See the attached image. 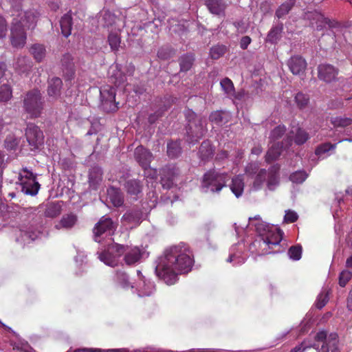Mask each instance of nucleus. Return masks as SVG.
<instances>
[{
    "label": "nucleus",
    "mask_w": 352,
    "mask_h": 352,
    "mask_svg": "<svg viewBox=\"0 0 352 352\" xmlns=\"http://www.w3.org/2000/svg\"><path fill=\"white\" fill-rule=\"evenodd\" d=\"M188 120L186 126L187 142L195 144L198 142L207 131V121L204 116L197 115L195 112L188 110L185 113Z\"/></svg>",
    "instance_id": "f03ea898"
},
{
    "label": "nucleus",
    "mask_w": 352,
    "mask_h": 352,
    "mask_svg": "<svg viewBox=\"0 0 352 352\" xmlns=\"http://www.w3.org/2000/svg\"><path fill=\"white\" fill-rule=\"evenodd\" d=\"M230 189L236 197L242 195L244 189V182L241 175H236L232 178Z\"/></svg>",
    "instance_id": "c756f323"
},
{
    "label": "nucleus",
    "mask_w": 352,
    "mask_h": 352,
    "mask_svg": "<svg viewBox=\"0 0 352 352\" xmlns=\"http://www.w3.org/2000/svg\"><path fill=\"white\" fill-rule=\"evenodd\" d=\"M107 198L115 207H120L124 204V196L119 188L111 186L107 189Z\"/></svg>",
    "instance_id": "5701e85b"
},
{
    "label": "nucleus",
    "mask_w": 352,
    "mask_h": 352,
    "mask_svg": "<svg viewBox=\"0 0 352 352\" xmlns=\"http://www.w3.org/2000/svg\"><path fill=\"white\" fill-rule=\"evenodd\" d=\"M286 132V127L284 125H278L270 133L269 138L271 141H275L282 138Z\"/></svg>",
    "instance_id": "8fccbe9b"
},
{
    "label": "nucleus",
    "mask_w": 352,
    "mask_h": 352,
    "mask_svg": "<svg viewBox=\"0 0 352 352\" xmlns=\"http://www.w3.org/2000/svg\"><path fill=\"white\" fill-rule=\"evenodd\" d=\"M288 254L290 258L298 261L301 258L302 248L300 245L292 246L288 250Z\"/></svg>",
    "instance_id": "6e6d98bb"
},
{
    "label": "nucleus",
    "mask_w": 352,
    "mask_h": 352,
    "mask_svg": "<svg viewBox=\"0 0 352 352\" xmlns=\"http://www.w3.org/2000/svg\"><path fill=\"white\" fill-rule=\"evenodd\" d=\"M124 188L129 195L137 196L142 192L143 184L138 179H131L125 182Z\"/></svg>",
    "instance_id": "393cba45"
},
{
    "label": "nucleus",
    "mask_w": 352,
    "mask_h": 352,
    "mask_svg": "<svg viewBox=\"0 0 352 352\" xmlns=\"http://www.w3.org/2000/svg\"><path fill=\"white\" fill-rule=\"evenodd\" d=\"M182 153L180 142H170L167 144V155L170 158H177Z\"/></svg>",
    "instance_id": "e433bc0d"
},
{
    "label": "nucleus",
    "mask_w": 352,
    "mask_h": 352,
    "mask_svg": "<svg viewBox=\"0 0 352 352\" xmlns=\"http://www.w3.org/2000/svg\"><path fill=\"white\" fill-rule=\"evenodd\" d=\"M32 67V62L25 56H19L14 63V69L20 74H28Z\"/></svg>",
    "instance_id": "412c9836"
},
{
    "label": "nucleus",
    "mask_w": 352,
    "mask_h": 352,
    "mask_svg": "<svg viewBox=\"0 0 352 352\" xmlns=\"http://www.w3.org/2000/svg\"><path fill=\"white\" fill-rule=\"evenodd\" d=\"M280 165L274 164L267 170V187L270 190H274L280 184Z\"/></svg>",
    "instance_id": "dca6fc26"
},
{
    "label": "nucleus",
    "mask_w": 352,
    "mask_h": 352,
    "mask_svg": "<svg viewBox=\"0 0 352 352\" xmlns=\"http://www.w3.org/2000/svg\"><path fill=\"white\" fill-rule=\"evenodd\" d=\"M245 261V258L239 254H231L227 258V262L232 263L234 266L241 265Z\"/></svg>",
    "instance_id": "4d7b16f0"
},
{
    "label": "nucleus",
    "mask_w": 352,
    "mask_h": 352,
    "mask_svg": "<svg viewBox=\"0 0 352 352\" xmlns=\"http://www.w3.org/2000/svg\"><path fill=\"white\" fill-rule=\"evenodd\" d=\"M283 30V23H278V25L272 28L267 36V41L272 43H276L281 37V33Z\"/></svg>",
    "instance_id": "72a5a7b5"
},
{
    "label": "nucleus",
    "mask_w": 352,
    "mask_h": 352,
    "mask_svg": "<svg viewBox=\"0 0 352 352\" xmlns=\"http://www.w3.org/2000/svg\"><path fill=\"white\" fill-rule=\"evenodd\" d=\"M142 212L140 210H131L127 211L122 217V221L132 225L131 228L133 226H138L142 219Z\"/></svg>",
    "instance_id": "4be33fe9"
},
{
    "label": "nucleus",
    "mask_w": 352,
    "mask_h": 352,
    "mask_svg": "<svg viewBox=\"0 0 352 352\" xmlns=\"http://www.w3.org/2000/svg\"><path fill=\"white\" fill-rule=\"evenodd\" d=\"M157 57L162 60H167L171 57V51L168 48L161 47L157 52Z\"/></svg>",
    "instance_id": "69168bd1"
},
{
    "label": "nucleus",
    "mask_w": 352,
    "mask_h": 352,
    "mask_svg": "<svg viewBox=\"0 0 352 352\" xmlns=\"http://www.w3.org/2000/svg\"><path fill=\"white\" fill-rule=\"evenodd\" d=\"M25 137L31 150L37 149L43 144L44 136L42 131L34 124H28Z\"/></svg>",
    "instance_id": "6e6552de"
},
{
    "label": "nucleus",
    "mask_w": 352,
    "mask_h": 352,
    "mask_svg": "<svg viewBox=\"0 0 352 352\" xmlns=\"http://www.w3.org/2000/svg\"><path fill=\"white\" fill-rule=\"evenodd\" d=\"M102 170L98 166L92 167L89 173V182L90 185L95 186L102 180Z\"/></svg>",
    "instance_id": "f704fd0d"
},
{
    "label": "nucleus",
    "mask_w": 352,
    "mask_h": 352,
    "mask_svg": "<svg viewBox=\"0 0 352 352\" xmlns=\"http://www.w3.org/2000/svg\"><path fill=\"white\" fill-rule=\"evenodd\" d=\"M258 170V166L256 163H250L245 167V173L250 176L256 174Z\"/></svg>",
    "instance_id": "338daca9"
},
{
    "label": "nucleus",
    "mask_w": 352,
    "mask_h": 352,
    "mask_svg": "<svg viewBox=\"0 0 352 352\" xmlns=\"http://www.w3.org/2000/svg\"><path fill=\"white\" fill-rule=\"evenodd\" d=\"M30 53L36 61H41L45 56V48L43 45L34 44L30 47Z\"/></svg>",
    "instance_id": "ea45409f"
},
{
    "label": "nucleus",
    "mask_w": 352,
    "mask_h": 352,
    "mask_svg": "<svg viewBox=\"0 0 352 352\" xmlns=\"http://www.w3.org/2000/svg\"><path fill=\"white\" fill-rule=\"evenodd\" d=\"M44 98L40 91L32 89L24 96L23 108L32 118H38L41 116L44 107Z\"/></svg>",
    "instance_id": "20e7f679"
},
{
    "label": "nucleus",
    "mask_w": 352,
    "mask_h": 352,
    "mask_svg": "<svg viewBox=\"0 0 352 352\" xmlns=\"http://www.w3.org/2000/svg\"><path fill=\"white\" fill-rule=\"evenodd\" d=\"M331 123L334 127H346L352 124V118L348 117L337 116L331 118Z\"/></svg>",
    "instance_id": "37998d69"
},
{
    "label": "nucleus",
    "mask_w": 352,
    "mask_h": 352,
    "mask_svg": "<svg viewBox=\"0 0 352 352\" xmlns=\"http://www.w3.org/2000/svg\"><path fill=\"white\" fill-rule=\"evenodd\" d=\"M62 80L60 78L54 77L49 81L47 94L50 97L58 98L60 96L62 89Z\"/></svg>",
    "instance_id": "b1692460"
},
{
    "label": "nucleus",
    "mask_w": 352,
    "mask_h": 352,
    "mask_svg": "<svg viewBox=\"0 0 352 352\" xmlns=\"http://www.w3.org/2000/svg\"><path fill=\"white\" fill-rule=\"evenodd\" d=\"M61 212V206L58 203H49L46 205L45 216L50 218H54L58 216Z\"/></svg>",
    "instance_id": "c9c22d12"
},
{
    "label": "nucleus",
    "mask_w": 352,
    "mask_h": 352,
    "mask_svg": "<svg viewBox=\"0 0 352 352\" xmlns=\"http://www.w3.org/2000/svg\"><path fill=\"white\" fill-rule=\"evenodd\" d=\"M116 16L113 14L108 10H104L102 12L100 22L104 27L111 25L115 23Z\"/></svg>",
    "instance_id": "de8ad7c7"
},
{
    "label": "nucleus",
    "mask_w": 352,
    "mask_h": 352,
    "mask_svg": "<svg viewBox=\"0 0 352 352\" xmlns=\"http://www.w3.org/2000/svg\"><path fill=\"white\" fill-rule=\"evenodd\" d=\"M8 32V23L6 19L0 15V38L6 37Z\"/></svg>",
    "instance_id": "0e129e2a"
},
{
    "label": "nucleus",
    "mask_w": 352,
    "mask_h": 352,
    "mask_svg": "<svg viewBox=\"0 0 352 352\" xmlns=\"http://www.w3.org/2000/svg\"><path fill=\"white\" fill-rule=\"evenodd\" d=\"M118 223L110 217H102L93 228L94 239L96 242L101 243L103 235H112L117 228Z\"/></svg>",
    "instance_id": "39448f33"
},
{
    "label": "nucleus",
    "mask_w": 352,
    "mask_h": 352,
    "mask_svg": "<svg viewBox=\"0 0 352 352\" xmlns=\"http://www.w3.org/2000/svg\"><path fill=\"white\" fill-rule=\"evenodd\" d=\"M283 143H274L267 151L265 155V161L267 163H271L276 160L280 155L282 152Z\"/></svg>",
    "instance_id": "cd10ccee"
},
{
    "label": "nucleus",
    "mask_w": 352,
    "mask_h": 352,
    "mask_svg": "<svg viewBox=\"0 0 352 352\" xmlns=\"http://www.w3.org/2000/svg\"><path fill=\"white\" fill-rule=\"evenodd\" d=\"M144 254V251L137 246L131 248L128 246L124 256V261L127 265H135L140 261Z\"/></svg>",
    "instance_id": "a211bd4d"
},
{
    "label": "nucleus",
    "mask_w": 352,
    "mask_h": 352,
    "mask_svg": "<svg viewBox=\"0 0 352 352\" xmlns=\"http://www.w3.org/2000/svg\"><path fill=\"white\" fill-rule=\"evenodd\" d=\"M108 42L113 51H118L121 42L120 34L116 32H111L108 36Z\"/></svg>",
    "instance_id": "a18cd8bd"
},
{
    "label": "nucleus",
    "mask_w": 352,
    "mask_h": 352,
    "mask_svg": "<svg viewBox=\"0 0 352 352\" xmlns=\"http://www.w3.org/2000/svg\"><path fill=\"white\" fill-rule=\"evenodd\" d=\"M194 263L193 255L188 245L180 243L167 248L164 256L156 266L155 272L166 284L176 282L177 275L188 273Z\"/></svg>",
    "instance_id": "f257e3e1"
},
{
    "label": "nucleus",
    "mask_w": 352,
    "mask_h": 352,
    "mask_svg": "<svg viewBox=\"0 0 352 352\" xmlns=\"http://www.w3.org/2000/svg\"><path fill=\"white\" fill-rule=\"evenodd\" d=\"M228 115L226 112L216 111L211 113L209 116V120L218 126H222L228 122Z\"/></svg>",
    "instance_id": "2f4dec72"
},
{
    "label": "nucleus",
    "mask_w": 352,
    "mask_h": 352,
    "mask_svg": "<svg viewBox=\"0 0 352 352\" xmlns=\"http://www.w3.org/2000/svg\"><path fill=\"white\" fill-rule=\"evenodd\" d=\"M12 15L15 16L14 18H18L22 21V26L24 28L28 29L35 26L38 18V14L34 10L21 11L16 14L13 13Z\"/></svg>",
    "instance_id": "4468645a"
},
{
    "label": "nucleus",
    "mask_w": 352,
    "mask_h": 352,
    "mask_svg": "<svg viewBox=\"0 0 352 352\" xmlns=\"http://www.w3.org/2000/svg\"><path fill=\"white\" fill-rule=\"evenodd\" d=\"M61 68L66 80H71L74 77L75 74L74 63L70 54H65L63 56Z\"/></svg>",
    "instance_id": "6ab92c4d"
},
{
    "label": "nucleus",
    "mask_w": 352,
    "mask_h": 352,
    "mask_svg": "<svg viewBox=\"0 0 352 352\" xmlns=\"http://www.w3.org/2000/svg\"><path fill=\"white\" fill-rule=\"evenodd\" d=\"M229 179V176L225 173H219L215 170H208L203 176L201 188L204 192H218L226 186Z\"/></svg>",
    "instance_id": "7ed1b4c3"
},
{
    "label": "nucleus",
    "mask_w": 352,
    "mask_h": 352,
    "mask_svg": "<svg viewBox=\"0 0 352 352\" xmlns=\"http://www.w3.org/2000/svg\"><path fill=\"white\" fill-rule=\"evenodd\" d=\"M117 281L123 287H127L129 284L128 275L124 272H118L116 274Z\"/></svg>",
    "instance_id": "e2e57ef3"
},
{
    "label": "nucleus",
    "mask_w": 352,
    "mask_h": 352,
    "mask_svg": "<svg viewBox=\"0 0 352 352\" xmlns=\"http://www.w3.org/2000/svg\"><path fill=\"white\" fill-rule=\"evenodd\" d=\"M329 292L327 290L322 291L321 293L318 296L316 302V307L320 309L325 306L329 300L328 297Z\"/></svg>",
    "instance_id": "5fc2aeb1"
},
{
    "label": "nucleus",
    "mask_w": 352,
    "mask_h": 352,
    "mask_svg": "<svg viewBox=\"0 0 352 352\" xmlns=\"http://www.w3.org/2000/svg\"><path fill=\"white\" fill-rule=\"evenodd\" d=\"M200 157L202 160H208L213 155L214 151L211 144L209 141H204L200 147L199 151Z\"/></svg>",
    "instance_id": "4c0bfd02"
},
{
    "label": "nucleus",
    "mask_w": 352,
    "mask_h": 352,
    "mask_svg": "<svg viewBox=\"0 0 352 352\" xmlns=\"http://www.w3.org/2000/svg\"><path fill=\"white\" fill-rule=\"evenodd\" d=\"M133 157L142 169L147 170L153 160V155L148 148L140 145L135 148Z\"/></svg>",
    "instance_id": "9d476101"
},
{
    "label": "nucleus",
    "mask_w": 352,
    "mask_h": 352,
    "mask_svg": "<svg viewBox=\"0 0 352 352\" xmlns=\"http://www.w3.org/2000/svg\"><path fill=\"white\" fill-rule=\"evenodd\" d=\"M155 290V286L153 283L144 282V288L140 292V296H148L151 295Z\"/></svg>",
    "instance_id": "052dcab7"
},
{
    "label": "nucleus",
    "mask_w": 352,
    "mask_h": 352,
    "mask_svg": "<svg viewBox=\"0 0 352 352\" xmlns=\"http://www.w3.org/2000/svg\"><path fill=\"white\" fill-rule=\"evenodd\" d=\"M206 5L209 11L216 15L223 13L226 4L223 0H207Z\"/></svg>",
    "instance_id": "a878e982"
},
{
    "label": "nucleus",
    "mask_w": 352,
    "mask_h": 352,
    "mask_svg": "<svg viewBox=\"0 0 352 352\" xmlns=\"http://www.w3.org/2000/svg\"><path fill=\"white\" fill-rule=\"evenodd\" d=\"M12 97V90L8 85H3L0 87V102H6Z\"/></svg>",
    "instance_id": "864d4df0"
},
{
    "label": "nucleus",
    "mask_w": 352,
    "mask_h": 352,
    "mask_svg": "<svg viewBox=\"0 0 352 352\" xmlns=\"http://www.w3.org/2000/svg\"><path fill=\"white\" fill-rule=\"evenodd\" d=\"M336 144H332L329 142L320 144L316 149L315 153L317 155H320L327 153V151L334 149Z\"/></svg>",
    "instance_id": "13d9d810"
},
{
    "label": "nucleus",
    "mask_w": 352,
    "mask_h": 352,
    "mask_svg": "<svg viewBox=\"0 0 352 352\" xmlns=\"http://www.w3.org/2000/svg\"><path fill=\"white\" fill-rule=\"evenodd\" d=\"M291 133H294V131H292ZM309 136L308 133L300 128L296 129L295 131V137H294V142L298 145H301L305 144L307 140L309 139Z\"/></svg>",
    "instance_id": "79ce46f5"
},
{
    "label": "nucleus",
    "mask_w": 352,
    "mask_h": 352,
    "mask_svg": "<svg viewBox=\"0 0 352 352\" xmlns=\"http://www.w3.org/2000/svg\"><path fill=\"white\" fill-rule=\"evenodd\" d=\"M267 178V170L262 168L257 173L254 181L252 184V188L255 190H260L264 182H266Z\"/></svg>",
    "instance_id": "58836bf2"
},
{
    "label": "nucleus",
    "mask_w": 352,
    "mask_h": 352,
    "mask_svg": "<svg viewBox=\"0 0 352 352\" xmlns=\"http://www.w3.org/2000/svg\"><path fill=\"white\" fill-rule=\"evenodd\" d=\"M305 17L310 21L311 25H316L317 30H322L325 25H328L330 28H335L338 24L336 21L324 17L317 11L307 12Z\"/></svg>",
    "instance_id": "9b49d317"
},
{
    "label": "nucleus",
    "mask_w": 352,
    "mask_h": 352,
    "mask_svg": "<svg viewBox=\"0 0 352 352\" xmlns=\"http://www.w3.org/2000/svg\"><path fill=\"white\" fill-rule=\"evenodd\" d=\"M338 69L330 64H321L318 67V77L326 82H331L336 79Z\"/></svg>",
    "instance_id": "f8f14e48"
},
{
    "label": "nucleus",
    "mask_w": 352,
    "mask_h": 352,
    "mask_svg": "<svg viewBox=\"0 0 352 352\" xmlns=\"http://www.w3.org/2000/svg\"><path fill=\"white\" fill-rule=\"evenodd\" d=\"M73 20L70 13L64 14L60 20L61 32L65 37H68L72 34Z\"/></svg>",
    "instance_id": "bb28decb"
},
{
    "label": "nucleus",
    "mask_w": 352,
    "mask_h": 352,
    "mask_svg": "<svg viewBox=\"0 0 352 352\" xmlns=\"http://www.w3.org/2000/svg\"><path fill=\"white\" fill-rule=\"evenodd\" d=\"M221 89L224 93L228 96H233L234 94V87L232 81L228 78H225L220 82Z\"/></svg>",
    "instance_id": "c03bdc74"
},
{
    "label": "nucleus",
    "mask_w": 352,
    "mask_h": 352,
    "mask_svg": "<svg viewBox=\"0 0 352 352\" xmlns=\"http://www.w3.org/2000/svg\"><path fill=\"white\" fill-rule=\"evenodd\" d=\"M195 58L192 54H184L179 58L181 72H188L194 63Z\"/></svg>",
    "instance_id": "473e14b6"
},
{
    "label": "nucleus",
    "mask_w": 352,
    "mask_h": 352,
    "mask_svg": "<svg viewBox=\"0 0 352 352\" xmlns=\"http://www.w3.org/2000/svg\"><path fill=\"white\" fill-rule=\"evenodd\" d=\"M295 101L299 108L303 109L307 106L309 97L307 94L299 92L295 96Z\"/></svg>",
    "instance_id": "603ef678"
},
{
    "label": "nucleus",
    "mask_w": 352,
    "mask_h": 352,
    "mask_svg": "<svg viewBox=\"0 0 352 352\" xmlns=\"http://www.w3.org/2000/svg\"><path fill=\"white\" fill-rule=\"evenodd\" d=\"M27 39L25 28L22 26V21L14 18L10 28V42L13 47L22 48Z\"/></svg>",
    "instance_id": "423d86ee"
},
{
    "label": "nucleus",
    "mask_w": 352,
    "mask_h": 352,
    "mask_svg": "<svg viewBox=\"0 0 352 352\" xmlns=\"http://www.w3.org/2000/svg\"><path fill=\"white\" fill-rule=\"evenodd\" d=\"M287 65L294 75H300L305 71L307 62L300 56H294L288 60Z\"/></svg>",
    "instance_id": "f3484780"
},
{
    "label": "nucleus",
    "mask_w": 352,
    "mask_h": 352,
    "mask_svg": "<svg viewBox=\"0 0 352 352\" xmlns=\"http://www.w3.org/2000/svg\"><path fill=\"white\" fill-rule=\"evenodd\" d=\"M307 177V174L303 170H298L292 173L289 180L295 184H302Z\"/></svg>",
    "instance_id": "3c124183"
},
{
    "label": "nucleus",
    "mask_w": 352,
    "mask_h": 352,
    "mask_svg": "<svg viewBox=\"0 0 352 352\" xmlns=\"http://www.w3.org/2000/svg\"><path fill=\"white\" fill-rule=\"evenodd\" d=\"M21 191L25 195H36L40 188V184L34 179H20Z\"/></svg>",
    "instance_id": "aec40b11"
},
{
    "label": "nucleus",
    "mask_w": 352,
    "mask_h": 352,
    "mask_svg": "<svg viewBox=\"0 0 352 352\" xmlns=\"http://www.w3.org/2000/svg\"><path fill=\"white\" fill-rule=\"evenodd\" d=\"M77 221V217L74 214H69L64 215L60 221L56 224L55 228L58 230L61 228L70 229L72 228Z\"/></svg>",
    "instance_id": "c85d7f7f"
},
{
    "label": "nucleus",
    "mask_w": 352,
    "mask_h": 352,
    "mask_svg": "<svg viewBox=\"0 0 352 352\" xmlns=\"http://www.w3.org/2000/svg\"><path fill=\"white\" fill-rule=\"evenodd\" d=\"M108 248L111 252H113L114 256H116L117 259L122 255L125 254L126 250L128 249L127 245H121L114 242L109 244Z\"/></svg>",
    "instance_id": "49530a36"
},
{
    "label": "nucleus",
    "mask_w": 352,
    "mask_h": 352,
    "mask_svg": "<svg viewBox=\"0 0 352 352\" xmlns=\"http://www.w3.org/2000/svg\"><path fill=\"white\" fill-rule=\"evenodd\" d=\"M295 4V0H289L281 4L276 11V16L280 19L287 14Z\"/></svg>",
    "instance_id": "a19ab883"
},
{
    "label": "nucleus",
    "mask_w": 352,
    "mask_h": 352,
    "mask_svg": "<svg viewBox=\"0 0 352 352\" xmlns=\"http://www.w3.org/2000/svg\"><path fill=\"white\" fill-rule=\"evenodd\" d=\"M226 52V47L223 45H217L211 47L210 54L212 59H218L223 56Z\"/></svg>",
    "instance_id": "09e8293b"
},
{
    "label": "nucleus",
    "mask_w": 352,
    "mask_h": 352,
    "mask_svg": "<svg viewBox=\"0 0 352 352\" xmlns=\"http://www.w3.org/2000/svg\"><path fill=\"white\" fill-rule=\"evenodd\" d=\"M262 240L269 248L278 245L283 239V232L280 229L268 230L265 233L261 234Z\"/></svg>",
    "instance_id": "2eb2a0df"
},
{
    "label": "nucleus",
    "mask_w": 352,
    "mask_h": 352,
    "mask_svg": "<svg viewBox=\"0 0 352 352\" xmlns=\"http://www.w3.org/2000/svg\"><path fill=\"white\" fill-rule=\"evenodd\" d=\"M180 175L179 168L175 164H168L160 170L161 184L164 188L170 189Z\"/></svg>",
    "instance_id": "0eeeda50"
},
{
    "label": "nucleus",
    "mask_w": 352,
    "mask_h": 352,
    "mask_svg": "<svg viewBox=\"0 0 352 352\" xmlns=\"http://www.w3.org/2000/svg\"><path fill=\"white\" fill-rule=\"evenodd\" d=\"M98 258L106 265L111 267L116 266L118 263L116 256H114L108 247L107 250L99 254Z\"/></svg>",
    "instance_id": "7c9ffc66"
},
{
    "label": "nucleus",
    "mask_w": 352,
    "mask_h": 352,
    "mask_svg": "<svg viewBox=\"0 0 352 352\" xmlns=\"http://www.w3.org/2000/svg\"><path fill=\"white\" fill-rule=\"evenodd\" d=\"M19 144L17 139L12 135H9L5 140V147L8 150H14Z\"/></svg>",
    "instance_id": "680f3d73"
},
{
    "label": "nucleus",
    "mask_w": 352,
    "mask_h": 352,
    "mask_svg": "<svg viewBox=\"0 0 352 352\" xmlns=\"http://www.w3.org/2000/svg\"><path fill=\"white\" fill-rule=\"evenodd\" d=\"M100 94L103 98L102 106L107 111H116L118 107L116 100V92L113 88L110 87L109 89H103L100 91Z\"/></svg>",
    "instance_id": "ddd939ff"
},
{
    "label": "nucleus",
    "mask_w": 352,
    "mask_h": 352,
    "mask_svg": "<svg viewBox=\"0 0 352 352\" xmlns=\"http://www.w3.org/2000/svg\"><path fill=\"white\" fill-rule=\"evenodd\" d=\"M352 278V272L349 270H343L339 276V285L340 287H345L347 283Z\"/></svg>",
    "instance_id": "bf43d9fd"
},
{
    "label": "nucleus",
    "mask_w": 352,
    "mask_h": 352,
    "mask_svg": "<svg viewBox=\"0 0 352 352\" xmlns=\"http://www.w3.org/2000/svg\"><path fill=\"white\" fill-rule=\"evenodd\" d=\"M284 219L287 223H294L298 219V214L294 211L288 210L286 212Z\"/></svg>",
    "instance_id": "774afa93"
},
{
    "label": "nucleus",
    "mask_w": 352,
    "mask_h": 352,
    "mask_svg": "<svg viewBox=\"0 0 352 352\" xmlns=\"http://www.w3.org/2000/svg\"><path fill=\"white\" fill-rule=\"evenodd\" d=\"M315 340L318 342H322L323 344L318 352H340L337 346L336 334H331L327 339V333L324 331L317 333Z\"/></svg>",
    "instance_id": "1a4fd4ad"
}]
</instances>
